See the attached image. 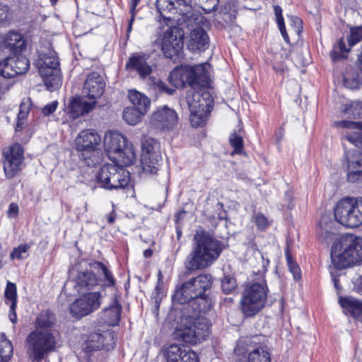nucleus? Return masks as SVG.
Instances as JSON below:
<instances>
[{
	"instance_id": "obj_39",
	"label": "nucleus",
	"mask_w": 362,
	"mask_h": 362,
	"mask_svg": "<svg viewBox=\"0 0 362 362\" xmlns=\"http://www.w3.org/2000/svg\"><path fill=\"white\" fill-rule=\"evenodd\" d=\"M160 152V143L153 138H146L141 141V155H146L148 157L149 153L153 152Z\"/></svg>"
},
{
	"instance_id": "obj_60",
	"label": "nucleus",
	"mask_w": 362,
	"mask_h": 362,
	"mask_svg": "<svg viewBox=\"0 0 362 362\" xmlns=\"http://www.w3.org/2000/svg\"><path fill=\"white\" fill-rule=\"evenodd\" d=\"M140 1L141 0H131L129 8L131 16H135L136 6L140 3Z\"/></svg>"
},
{
	"instance_id": "obj_48",
	"label": "nucleus",
	"mask_w": 362,
	"mask_h": 362,
	"mask_svg": "<svg viewBox=\"0 0 362 362\" xmlns=\"http://www.w3.org/2000/svg\"><path fill=\"white\" fill-rule=\"evenodd\" d=\"M286 257L288 262V265L290 271L292 272L295 279H299L300 278V268L292 262L291 257L289 254L288 250L286 251Z\"/></svg>"
},
{
	"instance_id": "obj_46",
	"label": "nucleus",
	"mask_w": 362,
	"mask_h": 362,
	"mask_svg": "<svg viewBox=\"0 0 362 362\" xmlns=\"http://www.w3.org/2000/svg\"><path fill=\"white\" fill-rule=\"evenodd\" d=\"M30 248V245L23 244L18 247H15L10 253V258L11 259H24L28 257V252Z\"/></svg>"
},
{
	"instance_id": "obj_8",
	"label": "nucleus",
	"mask_w": 362,
	"mask_h": 362,
	"mask_svg": "<svg viewBox=\"0 0 362 362\" xmlns=\"http://www.w3.org/2000/svg\"><path fill=\"white\" fill-rule=\"evenodd\" d=\"M187 103L190 111V122L192 127H199L204 124L208 115L213 107V98L207 90H193L187 93Z\"/></svg>"
},
{
	"instance_id": "obj_40",
	"label": "nucleus",
	"mask_w": 362,
	"mask_h": 362,
	"mask_svg": "<svg viewBox=\"0 0 362 362\" xmlns=\"http://www.w3.org/2000/svg\"><path fill=\"white\" fill-rule=\"evenodd\" d=\"M146 113H141L134 107H127L123 111V118L130 125L136 124L141 119V116Z\"/></svg>"
},
{
	"instance_id": "obj_53",
	"label": "nucleus",
	"mask_w": 362,
	"mask_h": 362,
	"mask_svg": "<svg viewBox=\"0 0 362 362\" xmlns=\"http://www.w3.org/2000/svg\"><path fill=\"white\" fill-rule=\"evenodd\" d=\"M18 206L15 203H11L7 211V215L8 218H16L18 214Z\"/></svg>"
},
{
	"instance_id": "obj_56",
	"label": "nucleus",
	"mask_w": 362,
	"mask_h": 362,
	"mask_svg": "<svg viewBox=\"0 0 362 362\" xmlns=\"http://www.w3.org/2000/svg\"><path fill=\"white\" fill-rule=\"evenodd\" d=\"M199 4H205L207 6V8L203 6V8L205 10H212L216 6H217L218 1V0H199Z\"/></svg>"
},
{
	"instance_id": "obj_62",
	"label": "nucleus",
	"mask_w": 362,
	"mask_h": 362,
	"mask_svg": "<svg viewBox=\"0 0 362 362\" xmlns=\"http://www.w3.org/2000/svg\"><path fill=\"white\" fill-rule=\"evenodd\" d=\"M332 281L334 282V286L335 287V288L337 290H339L341 289V286H340V284H339V279L337 277V276H334L332 278Z\"/></svg>"
},
{
	"instance_id": "obj_23",
	"label": "nucleus",
	"mask_w": 362,
	"mask_h": 362,
	"mask_svg": "<svg viewBox=\"0 0 362 362\" xmlns=\"http://www.w3.org/2000/svg\"><path fill=\"white\" fill-rule=\"evenodd\" d=\"M105 83L98 72H92L87 76L83 88V94L91 100L99 98L104 93Z\"/></svg>"
},
{
	"instance_id": "obj_31",
	"label": "nucleus",
	"mask_w": 362,
	"mask_h": 362,
	"mask_svg": "<svg viewBox=\"0 0 362 362\" xmlns=\"http://www.w3.org/2000/svg\"><path fill=\"white\" fill-rule=\"evenodd\" d=\"M128 97L134 105L133 107L138 109L141 113H146L150 109L151 101L143 93L136 90H131L129 91Z\"/></svg>"
},
{
	"instance_id": "obj_9",
	"label": "nucleus",
	"mask_w": 362,
	"mask_h": 362,
	"mask_svg": "<svg viewBox=\"0 0 362 362\" xmlns=\"http://www.w3.org/2000/svg\"><path fill=\"white\" fill-rule=\"evenodd\" d=\"M337 222L348 228H356L362 224V201L345 197L335 205L334 210Z\"/></svg>"
},
{
	"instance_id": "obj_32",
	"label": "nucleus",
	"mask_w": 362,
	"mask_h": 362,
	"mask_svg": "<svg viewBox=\"0 0 362 362\" xmlns=\"http://www.w3.org/2000/svg\"><path fill=\"white\" fill-rule=\"evenodd\" d=\"M361 41H362V25L351 27L350 28L349 35L347 37L349 47L347 48L346 47L345 42L341 38L338 42L337 48L341 52H348L351 47Z\"/></svg>"
},
{
	"instance_id": "obj_25",
	"label": "nucleus",
	"mask_w": 362,
	"mask_h": 362,
	"mask_svg": "<svg viewBox=\"0 0 362 362\" xmlns=\"http://www.w3.org/2000/svg\"><path fill=\"white\" fill-rule=\"evenodd\" d=\"M98 284L96 275L91 271H80L75 277L74 288L78 293H86Z\"/></svg>"
},
{
	"instance_id": "obj_29",
	"label": "nucleus",
	"mask_w": 362,
	"mask_h": 362,
	"mask_svg": "<svg viewBox=\"0 0 362 362\" xmlns=\"http://www.w3.org/2000/svg\"><path fill=\"white\" fill-rule=\"evenodd\" d=\"M112 334L109 332L101 334L100 332H93L89 334L87 340L83 344V349L87 354L93 351L105 349L106 344L105 341L107 338H111Z\"/></svg>"
},
{
	"instance_id": "obj_18",
	"label": "nucleus",
	"mask_w": 362,
	"mask_h": 362,
	"mask_svg": "<svg viewBox=\"0 0 362 362\" xmlns=\"http://www.w3.org/2000/svg\"><path fill=\"white\" fill-rule=\"evenodd\" d=\"M29 60L25 56L7 57L0 62V73L4 78H11L27 72Z\"/></svg>"
},
{
	"instance_id": "obj_11",
	"label": "nucleus",
	"mask_w": 362,
	"mask_h": 362,
	"mask_svg": "<svg viewBox=\"0 0 362 362\" xmlns=\"http://www.w3.org/2000/svg\"><path fill=\"white\" fill-rule=\"evenodd\" d=\"M119 165H103L97 176L98 184L108 190L125 189L130 181L129 173Z\"/></svg>"
},
{
	"instance_id": "obj_6",
	"label": "nucleus",
	"mask_w": 362,
	"mask_h": 362,
	"mask_svg": "<svg viewBox=\"0 0 362 362\" xmlns=\"http://www.w3.org/2000/svg\"><path fill=\"white\" fill-rule=\"evenodd\" d=\"M101 139L93 129H85L78 134L75 139L76 149L80 152V159L85 165L94 167L103 160V153L99 148Z\"/></svg>"
},
{
	"instance_id": "obj_49",
	"label": "nucleus",
	"mask_w": 362,
	"mask_h": 362,
	"mask_svg": "<svg viewBox=\"0 0 362 362\" xmlns=\"http://www.w3.org/2000/svg\"><path fill=\"white\" fill-rule=\"evenodd\" d=\"M289 18L292 29L297 35H299L303 30V21L297 16H291Z\"/></svg>"
},
{
	"instance_id": "obj_45",
	"label": "nucleus",
	"mask_w": 362,
	"mask_h": 362,
	"mask_svg": "<svg viewBox=\"0 0 362 362\" xmlns=\"http://www.w3.org/2000/svg\"><path fill=\"white\" fill-rule=\"evenodd\" d=\"M229 142L233 148V153L241 154L243 151V139L242 136L237 134L236 132H233L229 136Z\"/></svg>"
},
{
	"instance_id": "obj_14",
	"label": "nucleus",
	"mask_w": 362,
	"mask_h": 362,
	"mask_svg": "<svg viewBox=\"0 0 362 362\" xmlns=\"http://www.w3.org/2000/svg\"><path fill=\"white\" fill-rule=\"evenodd\" d=\"M103 295L99 291L83 293L69 306L71 315L76 319H81L90 315L101 305Z\"/></svg>"
},
{
	"instance_id": "obj_63",
	"label": "nucleus",
	"mask_w": 362,
	"mask_h": 362,
	"mask_svg": "<svg viewBox=\"0 0 362 362\" xmlns=\"http://www.w3.org/2000/svg\"><path fill=\"white\" fill-rule=\"evenodd\" d=\"M134 17L135 16H131V18L130 20L129 21V25H128V28H127V33L129 34L131 30H132V24H133V22L134 21Z\"/></svg>"
},
{
	"instance_id": "obj_1",
	"label": "nucleus",
	"mask_w": 362,
	"mask_h": 362,
	"mask_svg": "<svg viewBox=\"0 0 362 362\" xmlns=\"http://www.w3.org/2000/svg\"><path fill=\"white\" fill-rule=\"evenodd\" d=\"M209 274H200L183 283L173 296L174 308L170 317L176 323L174 339L197 344L209 337L210 320L202 315L207 304L205 292L212 285Z\"/></svg>"
},
{
	"instance_id": "obj_24",
	"label": "nucleus",
	"mask_w": 362,
	"mask_h": 362,
	"mask_svg": "<svg viewBox=\"0 0 362 362\" xmlns=\"http://www.w3.org/2000/svg\"><path fill=\"white\" fill-rule=\"evenodd\" d=\"M149 55L144 53H134L126 64L129 71H136L141 78H145L152 72V66L148 62Z\"/></svg>"
},
{
	"instance_id": "obj_15",
	"label": "nucleus",
	"mask_w": 362,
	"mask_h": 362,
	"mask_svg": "<svg viewBox=\"0 0 362 362\" xmlns=\"http://www.w3.org/2000/svg\"><path fill=\"white\" fill-rule=\"evenodd\" d=\"M183 33L176 26H170L165 31L161 42V49L167 58L178 59L183 49Z\"/></svg>"
},
{
	"instance_id": "obj_33",
	"label": "nucleus",
	"mask_w": 362,
	"mask_h": 362,
	"mask_svg": "<svg viewBox=\"0 0 362 362\" xmlns=\"http://www.w3.org/2000/svg\"><path fill=\"white\" fill-rule=\"evenodd\" d=\"M43 78L45 85L50 91H54L62 85V76L60 69H54L45 71L44 69L40 73Z\"/></svg>"
},
{
	"instance_id": "obj_27",
	"label": "nucleus",
	"mask_w": 362,
	"mask_h": 362,
	"mask_svg": "<svg viewBox=\"0 0 362 362\" xmlns=\"http://www.w3.org/2000/svg\"><path fill=\"white\" fill-rule=\"evenodd\" d=\"M339 303L346 314L349 313L357 320V326L361 327L359 324L362 325V303L356 298L346 296L340 297Z\"/></svg>"
},
{
	"instance_id": "obj_17",
	"label": "nucleus",
	"mask_w": 362,
	"mask_h": 362,
	"mask_svg": "<svg viewBox=\"0 0 362 362\" xmlns=\"http://www.w3.org/2000/svg\"><path fill=\"white\" fill-rule=\"evenodd\" d=\"M156 6L166 25L171 18L170 16H166L168 13H178L181 17L177 18V21L182 25L184 15L189 12L194 13L185 0H156Z\"/></svg>"
},
{
	"instance_id": "obj_3",
	"label": "nucleus",
	"mask_w": 362,
	"mask_h": 362,
	"mask_svg": "<svg viewBox=\"0 0 362 362\" xmlns=\"http://www.w3.org/2000/svg\"><path fill=\"white\" fill-rule=\"evenodd\" d=\"M210 64L203 63L195 66L181 65L170 74L168 80L175 88L188 85L193 89L206 87L209 84Z\"/></svg>"
},
{
	"instance_id": "obj_34",
	"label": "nucleus",
	"mask_w": 362,
	"mask_h": 362,
	"mask_svg": "<svg viewBox=\"0 0 362 362\" xmlns=\"http://www.w3.org/2000/svg\"><path fill=\"white\" fill-rule=\"evenodd\" d=\"M333 221L327 216H323L319 223L317 233L326 242L332 240L334 238L335 230L333 228Z\"/></svg>"
},
{
	"instance_id": "obj_22",
	"label": "nucleus",
	"mask_w": 362,
	"mask_h": 362,
	"mask_svg": "<svg viewBox=\"0 0 362 362\" xmlns=\"http://www.w3.org/2000/svg\"><path fill=\"white\" fill-rule=\"evenodd\" d=\"M96 105V100L86 101L81 97H74L69 100L66 107V120H74L92 110Z\"/></svg>"
},
{
	"instance_id": "obj_13",
	"label": "nucleus",
	"mask_w": 362,
	"mask_h": 362,
	"mask_svg": "<svg viewBox=\"0 0 362 362\" xmlns=\"http://www.w3.org/2000/svg\"><path fill=\"white\" fill-rule=\"evenodd\" d=\"M183 24H185L190 33V40L189 42V49L194 51L205 50L209 47V38L206 31L199 26L201 23L207 25L209 22L203 16L199 15L194 16V13H187L184 15L182 19Z\"/></svg>"
},
{
	"instance_id": "obj_50",
	"label": "nucleus",
	"mask_w": 362,
	"mask_h": 362,
	"mask_svg": "<svg viewBox=\"0 0 362 362\" xmlns=\"http://www.w3.org/2000/svg\"><path fill=\"white\" fill-rule=\"evenodd\" d=\"M161 277H162L161 272H159L158 282V284L156 286L155 290L153 293V298L154 299V303H155V306H156V310H158L160 306V290H161L160 286V281H161Z\"/></svg>"
},
{
	"instance_id": "obj_10",
	"label": "nucleus",
	"mask_w": 362,
	"mask_h": 362,
	"mask_svg": "<svg viewBox=\"0 0 362 362\" xmlns=\"http://www.w3.org/2000/svg\"><path fill=\"white\" fill-rule=\"evenodd\" d=\"M27 343L33 362H47L45 356L52 352L56 341L50 330L35 329L27 337Z\"/></svg>"
},
{
	"instance_id": "obj_28",
	"label": "nucleus",
	"mask_w": 362,
	"mask_h": 362,
	"mask_svg": "<svg viewBox=\"0 0 362 362\" xmlns=\"http://www.w3.org/2000/svg\"><path fill=\"white\" fill-rule=\"evenodd\" d=\"M35 64L40 73L42 69L49 71L54 69H59V62L56 53L52 49L46 52L41 51L38 58L35 60Z\"/></svg>"
},
{
	"instance_id": "obj_7",
	"label": "nucleus",
	"mask_w": 362,
	"mask_h": 362,
	"mask_svg": "<svg viewBox=\"0 0 362 362\" xmlns=\"http://www.w3.org/2000/svg\"><path fill=\"white\" fill-rule=\"evenodd\" d=\"M269 289L264 279L252 282L245 288L240 300V308L247 317L257 315L264 307Z\"/></svg>"
},
{
	"instance_id": "obj_44",
	"label": "nucleus",
	"mask_w": 362,
	"mask_h": 362,
	"mask_svg": "<svg viewBox=\"0 0 362 362\" xmlns=\"http://www.w3.org/2000/svg\"><path fill=\"white\" fill-rule=\"evenodd\" d=\"M221 288L225 294H233L237 288L236 280L230 275H225L221 279Z\"/></svg>"
},
{
	"instance_id": "obj_2",
	"label": "nucleus",
	"mask_w": 362,
	"mask_h": 362,
	"mask_svg": "<svg viewBox=\"0 0 362 362\" xmlns=\"http://www.w3.org/2000/svg\"><path fill=\"white\" fill-rule=\"evenodd\" d=\"M193 250L185 259L187 270L194 271L209 267L218 258L223 244L205 231L196 233L193 238Z\"/></svg>"
},
{
	"instance_id": "obj_37",
	"label": "nucleus",
	"mask_w": 362,
	"mask_h": 362,
	"mask_svg": "<svg viewBox=\"0 0 362 362\" xmlns=\"http://www.w3.org/2000/svg\"><path fill=\"white\" fill-rule=\"evenodd\" d=\"M104 315L107 317L106 322L110 325H116L120 320L121 305L115 300L114 303L103 310Z\"/></svg>"
},
{
	"instance_id": "obj_12",
	"label": "nucleus",
	"mask_w": 362,
	"mask_h": 362,
	"mask_svg": "<svg viewBox=\"0 0 362 362\" xmlns=\"http://www.w3.org/2000/svg\"><path fill=\"white\" fill-rule=\"evenodd\" d=\"M241 348L247 362H272V354L267 340L263 335L246 337L240 339L238 349Z\"/></svg>"
},
{
	"instance_id": "obj_36",
	"label": "nucleus",
	"mask_w": 362,
	"mask_h": 362,
	"mask_svg": "<svg viewBox=\"0 0 362 362\" xmlns=\"http://www.w3.org/2000/svg\"><path fill=\"white\" fill-rule=\"evenodd\" d=\"M186 347L182 345L171 344L165 351V356L167 362H181L184 353H186Z\"/></svg>"
},
{
	"instance_id": "obj_64",
	"label": "nucleus",
	"mask_w": 362,
	"mask_h": 362,
	"mask_svg": "<svg viewBox=\"0 0 362 362\" xmlns=\"http://www.w3.org/2000/svg\"><path fill=\"white\" fill-rule=\"evenodd\" d=\"M153 254V250L151 249H146L144 251V256L145 257H150Z\"/></svg>"
},
{
	"instance_id": "obj_55",
	"label": "nucleus",
	"mask_w": 362,
	"mask_h": 362,
	"mask_svg": "<svg viewBox=\"0 0 362 362\" xmlns=\"http://www.w3.org/2000/svg\"><path fill=\"white\" fill-rule=\"evenodd\" d=\"M6 55L9 56L8 52L5 43L4 35H0V57H4Z\"/></svg>"
},
{
	"instance_id": "obj_58",
	"label": "nucleus",
	"mask_w": 362,
	"mask_h": 362,
	"mask_svg": "<svg viewBox=\"0 0 362 362\" xmlns=\"http://www.w3.org/2000/svg\"><path fill=\"white\" fill-rule=\"evenodd\" d=\"M16 305L13 303V305H10L9 309V319L13 323H16L17 322V315L16 312Z\"/></svg>"
},
{
	"instance_id": "obj_52",
	"label": "nucleus",
	"mask_w": 362,
	"mask_h": 362,
	"mask_svg": "<svg viewBox=\"0 0 362 362\" xmlns=\"http://www.w3.org/2000/svg\"><path fill=\"white\" fill-rule=\"evenodd\" d=\"M58 105L57 101H52L51 103L46 105L42 109V113L45 116L52 115L57 109Z\"/></svg>"
},
{
	"instance_id": "obj_41",
	"label": "nucleus",
	"mask_w": 362,
	"mask_h": 362,
	"mask_svg": "<svg viewBox=\"0 0 362 362\" xmlns=\"http://www.w3.org/2000/svg\"><path fill=\"white\" fill-rule=\"evenodd\" d=\"M93 267L98 271H101L103 274L104 279L105 281V286H113L115 284V278L112 272L107 269V267L100 262H96L93 264Z\"/></svg>"
},
{
	"instance_id": "obj_16",
	"label": "nucleus",
	"mask_w": 362,
	"mask_h": 362,
	"mask_svg": "<svg viewBox=\"0 0 362 362\" xmlns=\"http://www.w3.org/2000/svg\"><path fill=\"white\" fill-rule=\"evenodd\" d=\"M3 155V165L5 175L8 179H11L23 168V148L19 144H13L4 149Z\"/></svg>"
},
{
	"instance_id": "obj_61",
	"label": "nucleus",
	"mask_w": 362,
	"mask_h": 362,
	"mask_svg": "<svg viewBox=\"0 0 362 362\" xmlns=\"http://www.w3.org/2000/svg\"><path fill=\"white\" fill-rule=\"evenodd\" d=\"M331 57L334 62L339 60L341 58V54L336 50H333L331 53Z\"/></svg>"
},
{
	"instance_id": "obj_59",
	"label": "nucleus",
	"mask_w": 362,
	"mask_h": 362,
	"mask_svg": "<svg viewBox=\"0 0 362 362\" xmlns=\"http://www.w3.org/2000/svg\"><path fill=\"white\" fill-rule=\"evenodd\" d=\"M344 83L346 87L351 89H357L359 88V82L357 80L349 81L348 78L344 79Z\"/></svg>"
},
{
	"instance_id": "obj_54",
	"label": "nucleus",
	"mask_w": 362,
	"mask_h": 362,
	"mask_svg": "<svg viewBox=\"0 0 362 362\" xmlns=\"http://www.w3.org/2000/svg\"><path fill=\"white\" fill-rule=\"evenodd\" d=\"M158 89L163 93H165L168 95H173L175 92V88L168 87L165 83L163 82H158L157 83Z\"/></svg>"
},
{
	"instance_id": "obj_51",
	"label": "nucleus",
	"mask_w": 362,
	"mask_h": 362,
	"mask_svg": "<svg viewBox=\"0 0 362 362\" xmlns=\"http://www.w3.org/2000/svg\"><path fill=\"white\" fill-rule=\"evenodd\" d=\"M9 8L6 5L0 4V25H4L8 21Z\"/></svg>"
},
{
	"instance_id": "obj_21",
	"label": "nucleus",
	"mask_w": 362,
	"mask_h": 362,
	"mask_svg": "<svg viewBox=\"0 0 362 362\" xmlns=\"http://www.w3.org/2000/svg\"><path fill=\"white\" fill-rule=\"evenodd\" d=\"M177 122L176 112L166 106L155 111L150 119V124L155 129H172Z\"/></svg>"
},
{
	"instance_id": "obj_57",
	"label": "nucleus",
	"mask_w": 362,
	"mask_h": 362,
	"mask_svg": "<svg viewBox=\"0 0 362 362\" xmlns=\"http://www.w3.org/2000/svg\"><path fill=\"white\" fill-rule=\"evenodd\" d=\"M353 283L354 285V290L358 293L362 294V276H356L354 279Z\"/></svg>"
},
{
	"instance_id": "obj_42",
	"label": "nucleus",
	"mask_w": 362,
	"mask_h": 362,
	"mask_svg": "<svg viewBox=\"0 0 362 362\" xmlns=\"http://www.w3.org/2000/svg\"><path fill=\"white\" fill-rule=\"evenodd\" d=\"M274 14L276 16V23L278 24V27H279V29L282 35V37L286 42L289 43V37L286 30L284 21V18L282 16V9L279 6L275 5L274 6Z\"/></svg>"
},
{
	"instance_id": "obj_19",
	"label": "nucleus",
	"mask_w": 362,
	"mask_h": 362,
	"mask_svg": "<svg viewBox=\"0 0 362 362\" xmlns=\"http://www.w3.org/2000/svg\"><path fill=\"white\" fill-rule=\"evenodd\" d=\"M333 126L341 130V135L358 148H362V122L335 121Z\"/></svg>"
},
{
	"instance_id": "obj_43",
	"label": "nucleus",
	"mask_w": 362,
	"mask_h": 362,
	"mask_svg": "<svg viewBox=\"0 0 362 362\" xmlns=\"http://www.w3.org/2000/svg\"><path fill=\"white\" fill-rule=\"evenodd\" d=\"M5 303L6 304L17 305V289L14 283L7 282L6 288L4 292Z\"/></svg>"
},
{
	"instance_id": "obj_30",
	"label": "nucleus",
	"mask_w": 362,
	"mask_h": 362,
	"mask_svg": "<svg viewBox=\"0 0 362 362\" xmlns=\"http://www.w3.org/2000/svg\"><path fill=\"white\" fill-rule=\"evenodd\" d=\"M141 163L144 172L151 175L156 174L163 163L160 151L149 153L148 157L141 155Z\"/></svg>"
},
{
	"instance_id": "obj_5",
	"label": "nucleus",
	"mask_w": 362,
	"mask_h": 362,
	"mask_svg": "<svg viewBox=\"0 0 362 362\" xmlns=\"http://www.w3.org/2000/svg\"><path fill=\"white\" fill-rule=\"evenodd\" d=\"M104 146L110 160L121 166L132 165L136 155L133 146L122 134L107 132L104 137Z\"/></svg>"
},
{
	"instance_id": "obj_47",
	"label": "nucleus",
	"mask_w": 362,
	"mask_h": 362,
	"mask_svg": "<svg viewBox=\"0 0 362 362\" xmlns=\"http://www.w3.org/2000/svg\"><path fill=\"white\" fill-rule=\"evenodd\" d=\"M252 221L260 230H264L269 226L267 218L262 213H254Z\"/></svg>"
},
{
	"instance_id": "obj_26",
	"label": "nucleus",
	"mask_w": 362,
	"mask_h": 362,
	"mask_svg": "<svg viewBox=\"0 0 362 362\" xmlns=\"http://www.w3.org/2000/svg\"><path fill=\"white\" fill-rule=\"evenodd\" d=\"M4 37L9 55H17L25 50V39L21 33L11 30L4 34Z\"/></svg>"
},
{
	"instance_id": "obj_38",
	"label": "nucleus",
	"mask_w": 362,
	"mask_h": 362,
	"mask_svg": "<svg viewBox=\"0 0 362 362\" xmlns=\"http://www.w3.org/2000/svg\"><path fill=\"white\" fill-rule=\"evenodd\" d=\"M13 351L11 342L2 334L0 337V362H7L12 356Z\"/></svg>"
},
{
	"instance_id": "obj_4",
	"label": "nucleus",
	"mask_w": 362,
	"mask_h": 362,
	"mask_svg": "<svg viewBox=\"0 0 362 362\" xmlns=\"http://www.w3.org/2000/svg\"><path fill=\"white\" fill-rule=\"evenodd\" d=\"M332 262L343 269L362 262V239L354 235L342 237L332 248Z\"/></svg>"
},
{
	"instance_id": "obj_35",
	"label": "nucleus",
	"mask_w": 362,
	"mask_h": 362,
	"mask_svg": "<svg viewBox=\"0 0 362 362\" xmlns=\"http://www.w3.org/2000/svg\"><path fill=\"white\" fill-rule=\"evenodd\" d=\"M55 322L54 314L47 310L41 312L35 320V327L43 331L50 330Z\"/></svg>"
},
{
	"instance_id": "obj_20",
	"label": "nucleus",
	"mask_w": 362,
	"mask_h": 362,
	"mask_svg": "<svg viewBox=\"0 0 362 362\" xmlns=\"http://www.w3.org/2000/svg\"><path fill=\"white\" fill-rule=\"evenodd\" d=\"M347 160V181L351 183L362 182V153L358 149L346 152Z\"/></svg>"
}]
</instances>
